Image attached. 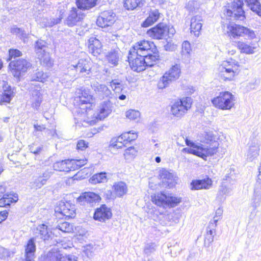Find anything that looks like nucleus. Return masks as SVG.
<instances>
[{"label":"nucleus","mask_w":261,"mask_h":261,"mask_svg":"<svg viewBox=\"0 0 261 261\" xmlns=\"http://www.w3.org/2000/svg\"><path fill=\"white\" fill-rule=\"evenodd\" d=\"M57 228L63 232H71L73 230L72 225L67 222H63L58 225Z\"/></svg>","instance_id":"8fccbe9b"},{"label":"nucleus","mask_w":261,"mask_h":261,"mask_svg":"<svg viewBox=\"0 0 261 261\" xmlns=\"http://www.w3.org/2000/svg\"><path fill=\"white\" fill-rule=\"evenodd\" d=\"M129 53L133 56H139L145 58L158 55V49L154 44L145 40L136 43L130 49Z\"/></svg>","instance_id":"7ed1b4c3"},{"label":"nucleus","mask_w":261,"mask_h":261,"mask_svg":"<svg viewBox=\"0 0 261 261\" xmlns=\"http://www.w3.org/2000/svg\"><path fill=\"white\" fill-rule=\"evenodd\" d=\"M113 188L115 195L119 197L126 194L127 192V186L122 181L115 183Z\"/></svg>","instance_id":"e433bc0d"},{"label":"nucleus","mask_w":261,"mask_h":261,"mask_svg":"<svg viewBox=\"0 0 261 261\" xmlns=\"http://www.w3.org/2000/svg\"><path fill=\"white\" fill-rule=\"evenodd\" d=\"M107 59L109 63L112 65L116 66L118 62V57L115 51H110L107 55Z\"/></svg>","instance_id":"603ef678"},{"label":"nucleus","mask_w":261,"mask_h":261,"mask_svg":"<svg viewBox=\"0 0 261 261\" xmlns=\"http://www.w3.org/2000/svg\"><path fill=\"white\" fill-rule=\"evenodd\" d=\"M138 154V150L134 146L127 148L124 153V157L127 162L133 161Z\"/></svg>","instance_id":"37998d69"},{"label":"nucleus","mask_w":261,"mask_h":261,"mask_svg":"<svg viewBox=\"0 0 261 261\" xmlns=\"http://www.w3.org/2000/svg\"><path fill=\"white\" fill-rule=\"evenodd\" d=\"M192 99L191 97H184L176 101L171 106V112L176 117L183 116L191 107Z\"/></svg>","instance_id":"1a4fd4ad"},{"label":"nucleus","mask_w":261,"mask_h":261,"mask_svg":"<svg viewBox=\"0 0 261 261\" xmlns=\"http://www.w3.org/2000/svg\"><path fill=\"white\" fill-rule=\"evenodd\" d=\"M167 31V27L163 23H159L156 27L147 31V35L153 39H162L166 35Z\"/></svg>","instance_id":"a211bd4d"},{"label":"nucleus","mask_w":261,"mask_h":261,"mask_svg":"<svg viewBox=\"0 0 261 261\" xmlns=\"http://www.w3.org/2000/svg\"><path fill=\"white\" fill-rule=\"evenodd\" d=\"M126 117L130 120H137L139 118L140 113L139 111L135 110H129L126 112Z\"/></svg>","instance_id":"6e6d98bb"},{"label":"nucleus","mask_w":261,"mask_h":261,"mask_svg":"<svg viewBox=\"0 0 261 261\" xmlns=\"http://www.w3.org/2000/svg\"><path fill=\"white\" fill-rule=\"evenodd\" d=\"M43 100V92L40 90H34L31 98V105L35 110H38Z\"/></svg>","instance_id":"7c9ffc66"},{"label":"nucleus","mask_w":261,"mask_h":261,"mask_svg":"<svg viewBox=\"0 0 261 261\" xmlns=\"http://www.w3.org/2000/svg\"><path fill=\"white\" fill-rule=\"evenodd\" d=\"M243 5L242 0H234L229 8L227 10L226 15L233 19L243 20L245 16L242 8Z\"/></svg>","instance_id":"9b49d317"},{"label":"nucleus","mask_w":261,"mask_h":261,"mask_svg":"<svg viewBox=\"0 0 261 261\" xmlns=\"http://www.w3.org/2000/svg\"><path fill=\"white\" fill-rule=\"evenodd\" d=\"M239 62L234 59L223 61L218 68L220 77L224 81L233 80L239 73Z\"/></svg>","instance_id":"f03ea898"},{"label":"nucleus","mask_w":261,"mask_h":261,"mask_svg":"<svg viewBox=\"0 0 261 261\" xmlns=\"http://www.w3.org/2000/svg\"><path fill=\"white\" fill-rule=\"evenodd\" d=\"M246 2L253 12L261 16V4L258 0H246Z\"/></svg>","instance_id":"a19ab883"},{"label":"nucleus","mask_w":261,"mask_h":261,"mask_svg":"<svg viewBox=\"0 0 261 261\" xmlns=\"http://www.w3.org/2000/svg\"><path fill=\"white\" fill-rule=\"evenodd\" d=\"M259 146L257 144L253 143L249 148L247 152V160L250 162L253 161L259 155Z\"/></svg>","instance_id":"ea45409f"},{"label":"nucleus","mask_w":261,"mask_h":261,"mask_svg":"<svg viewBox=\"0 0 261 261\" xmlns=\"http://www.w3.org/2000/svg\"><path fill=\"white\" fill-rule=\"evenodd\" d=\"M55 212L56 217L60 218H73L75 216V205L68 201H60L56 206Z\"/></svg>","instance_id":"9d476101"},{"label":"nucleus","mask_w":261,"mask_h":261,"mask_svg":"<svg viewBox=\"0 0 261 261\" xmlns=\"http://www.w3.org/2000/svg\"><path fill=\"white\" fill-rule=\"evenodd\" d=\"M198 140H199L201 142L206 143V144H210V146L204 145V147L210 148L214 147L215 143L217 144V150L218 149L219 144L218 142L215 141V136L213 134L212 132H204L203 133L199 135Z\"/></svg>","instance_id":"cd10ccee"},{"label":"nucleus","mask_w":261,"mask_h":261,"mask_svg":"<svg viewBox=\"0 0 261 261\" xmlns=\"http://www.w3.org/2000/svg\"><path fill=\"white\" fill-rule=\"evenodd\" d=\"M261 202V180L258 178L254 185L253 195L252 196V205L256 208Z\"/></svg>","instance_id":"c756f323"},{"label":"nucleus","mask_w":261,"mask_h":261,"mask_svg":"<svg viewBox=\"0 0 261 261\" xmlns=\"http://www.w3.org/2000/svg\"><path fill=\"white\" fill-rule=\"evenodd\" d=\"M45 42L42 40L37 41L36 43L35 49L37 54L42 55L45 51Z\"/></svg>","instance_id":"4d7b16f0"},{"label":"nucleus","mask_w":261,"mask_h":261,"mask_svg":"<svg viewBox=\"0 0 261 261\" xmlns=\"http://www.w3.org/2000/svg\"><path fill=\"white\" fill-rule=\"evenodd\" d=\"M212 179L208 177L201 180H194L191 182L190 188L192 190L209 189L212 187Z\"/></svg>","instance_id":"393cba45"},{"label":"nucleus","mask_w":261,"mask_h":261,"mask_svg":"<svg viewBox=\"0 0 261 261\" xmlns=\"http://www.w3.org/2000/svg\"><path fill=\"white\" fill-rule=\"evenodd\" d=\"M160 13L158 10H154L150 12L148 17L142 23V27H148L155 22L159 18Z\"/></svg>","instance_id":"c9c22d12"},{"label":"nucleus","mask_w":261,"mask_h":261,"mask_svg":"<svg viewBox=\"0 0 261 261\" xmlns=\"http://www.w3.org/2000/svg\"><path fill=\"white\" fill-rule=\"evenodd\" d=\"M180 72V67L179 65H173L159 81L158 87L163 89L168 87L170 83L179 78Z\"/></svg>","instance_id":"6e6552de"},{"label":"nucleus","mask_w":261,"mask_h":261,"mask_svg":"<svg viewBox=\"0 0 261 261\" xmlns=\"http://www.w3.org/2000/svg\"><path fill=\"white\" fill-rule=\"evenodd\" d=\"M191 51L190 43L188 41H184L182 44V54L189 57Z\"/></svg>","instance_id":"13d9d810"},{"label":"nucleus","mask_w":261,"mask_h":261,"mask_svg":"<svg viewBox=\"0 0 261 261\" xmlns=\"http://www.w3.org/2000/svg\"><path fill=\"white\" fill-rule=\"evenodd\" d=\"M144 3V0H124V6L127 10H133L137 7H142Z\"/></svg>","instance_id":"79ce46f5"},{"label":"nucleus","mask_w":261,"mask_h":261,"mask_svg":"<svg viewBox=\"0 0 261 261\" xmlns=\"http://www.w3.org/2000/svg\"><path fill=\"white\" fill-rule=\"evenodd\" d=\"M236 46L240 50L241 53L246 54H253L255 53L254 49L256 46L253 43H247L242 41L236 42Z\"/></svg>","instance_id":"473e14b6"},{"label":"nucleus","mask_w":261,"mask_h":261,"mask_svg":"<svg viewBox=\"0 0 261 261\" xmlns=\"http://www.w3.org/2000/svg\"><path fill=\"white\" fill-rule=\"evenodd\" d=\"M38 58L40 59L41 62L46 64L48 67L52 66L53 63L52 60L50 59L48 54L44 52L42 55H38Z\"/></svg>","instance_id":"5fc2aeb1"},{"label":"nucleus","mask_w":261,"mask_h":261,"mask_svg":"<svg viewBox=\"0 0 261 261\" xmlns=\"http://www.w3.org/2000/svg\"><path fill=\"white\" fill-rule=\"evenodd\" d=\"M81 93L79 96H85L87 97V101H93L92 96L90 94L89 91L85 89H81L80 90Z\"/></svg>","instance_id":"e2e57ef3"},{"label":"nucleus","mask_w":261,"mask_h":261,"mask_svg":"<svg viewBox=\"0 0 261 261\" xmlns=\"http://www.w3.org/2000/svg\"><path fill=\"white\" fill-rule=\"evenodd\" d=\"M97 0H76L77 8L80 10L89 9L96 5Z\"/></svg>","instance_id":"58836bf2"},{"label":"nucleus","mask_w":261,"mask_h":261,"mask_svg":"<svg viewBox=\"0 0 261 261\" xmlns=\"http://www.w3.org/2000/svg\"><path fill=\"white\" fill-rule=\"evenodd\" d=\"M35 75L36 79L35 80L42 82H44L48 77V74L42 71H38Z\"/></svg>","instance_id":"680f3d73"},{"label":"nucleus","mask_w":261,"mask_h":261,"mask_svg":"<svg viewBox=\"0 0 261 261\" xmlns=\"http://www.w3.org/2000/svg\"><path fill=\"white\" fill-rule=\"evenodd\" d=\"M187 145L192 147V148H183L182 151H187L189 153H192L200 156L203 159L208 156H212L217 152V144L215 143L214 147L207 148L204 146V145L201 144H196L195 143L189 140L187 138L185 140Z\"/></svg>","instance_id":"20e7f679"},{"label":"nucleus","mask_w":261,"mask_h":261,"mask_svg":"<svg viewBox=\"0 0 261 261\" xmlns=\"http://www.w3.org/2000/svg\"><path fill=\"white\" fill-rule=\"evenodd\" d=\"M138 137L137 133L134 130H130L125 132L118 137V140H123V141L131 142L137 139Z\"/></svg>","instance_id":"c03bdc74"},{"label":"nucleus","mask_w":261,"mask_h":261,"mask_svg":"<svg viewBox=\"0 0 261 261\" xmlns=\"http://www.w3.org/2000/svg\"><path fill=\"white\" fill-rule=\"evenodd\" d=\"M110 86L116 93H119L123 89V85L121 82L118 79L112 80L110 82Z\"/></svg>","instance_id":"09e8293b"},{"label":"nucleus","mask_w":261,"mask_h":261,"mask_svg":"<svg viewBox=\"0 0 261 261\" xmlns=\"http://www.w3.org/2000/svg\"><path fill=\"white\" fill-rule=\"evenodd\" d=\"M9 66L14 76L18 77L31 68V64L25 59H20L11 61Z\"/></svg>","instance_id":"f8f14e48"},{"label":"nucleus","mask_w":261,"mask_h":261,"mask_svg":"<svg viewBox=\"0 0 261 261\" xmlns=\"http://www.w3.org/2000/svg\"><path fill=\"white\" fill-rule=\"evenodd\" d=\"M34 237H36V240L39 237L43 241L48 240L51 236V232L48 229L47 226L43 224L38 225L34 230Z\"/></svg>","instance_id":"bb28decb"},{"label":"nucleus","mask_w":261,"mask_h":261,"mask_svg":"<svg viewBox=\"0 0 261 261\" xmlns=\"http://www.w3.org/2000/svg\"><path fill=\"white\" fill-rule=\"evenodd\" d=\"M159 55L146 57L130 55L128 57L129 65L132 70L136 72L144 70L146 67H152L159 59Z\"/></svg>","instance_id":"f257e3e1"},{"label":"nucleus","mask_w":261,"mask_h":261,"mask_svg":"<svg viewBox=\"0 0 261 261\" xmlns=\"http://www.w3.org/2000/svg\"><path fill=\"white\" fill-rule=\"evenodd\" d=\"M100 200L99 195L93 192H85L79 197L76 201L81 205H86L88 203H92L98 202Z\"/></svg>","instance_id":"6ab92c4d"},{"label":"nucleus","mask_w":261,"mask_h":261,"mask_svg":"<svg viewBox=\"0 0 261 261\" xmlns=\"http://www.w3.org/2000/svg\"><path fill=\"white\" fill-rule=\"evenodd\" d=\"M36 241V237L31 238L24 246V258L19 261H34L35 253L36 251V245L35 242Z\"/></svg>","instance_id":"dca6fc26"},{"label":"nucleus","mask_w":261,"mask_h":261,"mask_svg":"<svg viewBox=\"0 0 261 261\" xmlns=\"http://www.w3.org/2000/svg\"><path fill=\"white\" fill-rule=\"evenodd\" d=\"M186 8L190 12H196L200 8V3L197 0L190 1L187 5Z\"/></svg>","instance_id":"de8ad7c7"},{"label":"nucleus","mask_w":261,"mask_h":261,"mask_svg":"<svg viewBox=\"0 0 261 261\" xmlns=\"http://www.w3.org/2000/svg\"><path fill=\"white\" fill-rule=\"evenodd\" d=\"M159 175L163 183L169 188L173 187L176 183V177L165 169L160 171Z\"/></svg>","instance_id":"5701e85b"},{"label":"nucleus","mask_w":261,"mask_h":261,"mask_svg":"<svg viewBox=\"0 0 261 261\" xmlns=\"http://www.w3.org/2000/svg\"><path fill=\"white\" fill-rule=\"evenodd\" d=\"M151 198L155 204L164 208L174 207L180 202V198L164 192L154 194L151 196Z\"/></svg>","instance_id":"0eeeda50"},{"label":"nucleus","mask_w":261,"mask_h":261,"mask_svg":"<svg viewBox=\"0 0 261 261\" xmlns=\"http://www.w3.org/2000/svg\"><path fill=\"white\" fill-rule=\"evenodd\" d=\"M107 181L106 172H100L93 175L90 179V181L93 184L105 182Z\"/></svg>","instance_id":"a18cd8bd"},{"label":"nucleus","mask_w":261,"mask_h":261,"mask_svg":"<svg viewBox=\"0 0 261 261\" xmlns=\"http://www.w3.org/2000/svg\"><path fill=\"white\" fill-rule=\"evenodd\" d=\"M112 103L109 100H106L101 102L98 106L95 116H93V113L87 115V118L84 120L90 125H94L98 120H103L107 117L112 112Z\"/></svg>","instance_id":"39448f33"},{"label":"nucleus","mask_w":261,"mask_h":261,"mask_svg":"<svg viewBox=\"0 0 261 261\" xmlns=\"http://www.w3.org/2000/svg\"><path fill=\"white\" fill-rule=\"evenodd\" d=\"M155 245L154 244H147L145 245L144 252L146 254H150L155 251Z\"/></svg>","instance_id":"69168bd1"},{"label":"nucleus","mask_w":261,"mask_h":261,"mask_svg":"<svg viewBox=\"0 0 261 261\" xmlns=\"http://www.w3.org/2000/svg\"><path fill=\"white\" fill-rule=\"evenodd\" d=\"M50 177V173L47 171L44 172L41 175L34 177L32 181L30 182V187L36 190L40 189L46 184Z\"/></svg>","instance_id":"4be33fe9"},{"label":"nucleus","mask_w":261,"mask_h":261,"mask_svg":"<svg viewBox=\"0 0 261 261\" xmlns=\"http://www.w3.org/2000/svg\"><path fill=\"white\" fill-rule=\"evenodd\" d=\"M69 68L71 70H75L79 73H85L84 75H88L91 70L90 62L88 60L81 59L77 64L71 65Z\"/></svg>","instance_id":"412c9836"},{"label":"nucleus","mask_w":261,"mask_h":261,"mask_svg":"<svg viewBox=\"0 0 261 261\" xmlns=\"http://www.w3.org/2000/svg\"><path fill=\"white\" fill-rule=\"evenodd\" d=\"M14 96V93L11 86L6 82L3 81L0 89V105L9 103Z\"/></svg>","instance_id":"2eb2a0df"},{"label":"nucleus","mask_w":261,"mask_h":261,"mask_svg":"<svg viewBox=\"0 0 261 261\" xmlns=\"http://www.w3.org/2000/svg\"><path fill=\"white\" fill-rule=\"evenodd\" d=\"M202 22V18L200 15L194 16L191 19V32L193 33L196 37H198L200 34Z\"/></svg>","instance_id":"a878e982"},{"label":"nucleus","mask_w":261,"mask_h":261,"mask_svg":"<svg viewBox=\"0 0 261 261\" xmlns=\"http://www.w3.org/2000/svg\"><path fill=\"white\" fill-rule=\"evenodd\" d=\"M84 14L80 9L72 8L67 14L65 20V23L69 27H72L77 24L84 18Z\"/></svg>","instance_id":"4468645a"},{"label":"nucleus","mask_w":261,"mask_h":261,"mask_svg":"<svg viewBox=\"0 0 261 261\" xmlns=\"http://www.w3.org/2000/svg\"><path fill=\"white\" fill-rule=\"evenodd\" d=\"M244 26L234 23H229L226 25V32L227 35L233 38H238L242 36Z\"/></svg>","instance_id":"b1692460"},{"label":"nucleus","mask_w":261,"mask_h":261,"mask_svg":"<svg viewBox=\"0 0 261 261\" xmlns=\"http://www.w3.org/2000/svg\"><path fill=\"white\" fill-rule=\"evenodd\" d=\"M116 21V14L112 10L104 11L100 13L97 19V25L101 28L111 26Z\"/></svg>","instance_id":"ddd939ff"},{"label":"nucleus","mask_w":261,"mask_h":261,"mask_svg":"<svg viewBox=\"0 0 261 261\" xmlns=\"http://www.w3.org/2000/svg\"><path fill=\"white\" fill-rule=\"evenodd\" d=\"M214 241V237L206 233L204 238V245L206 247H208Z\"/></svg>","instance_id":"774afa93"},{"label":"nucleus","mask_w":261,"mask_h":261,"mask_svg":"<svg viewBox=\"0 0 261 261\" xmlns=\"http://www.w3.org/2000/svg\"><path fill=\"white\" fill-rule=\"evenodd\" d=\"M256 34L253 30L244 26L241 37L253 40L256 38Z\"/></svg>","instance_id":"49530a36"},{"label":"nucleus","mask_w":261,"mask_h":261,"mask_svg":"<svg viewBox=\"0 0 261 261\" xmlns=\"http://www.w3.org/2000/svg\"><path fill=\"white\" fill-rule=\"evenodd\" d=\"M232 191L231 186L226 185L225 182H223L219 187L217 197L221 199L225 198L224 196L230 195Z\"/></svg>","instance_id":"4c0bfd02"},{"label":"nucleus","mask_w":261,"mask_h":261,"mask_svg":"<svg viewBox=\"0 0 261 261\" xmlns=\"http://www.w3.org/2000/svg\"><path fill=\"white\" fill-rule=\"evenodd\" d=\"M75 101L80 106V108L85 110L86 115H89L92 114V111L90 110L92 107L93 101H87V97L85 96H78L75 98Z\"/></svg>","instance_id":"2f4dec72"},{"label":"nucleus","mask_w":261,"mask_h":261,"mask_svg":"<svg viewBox=\"0 0 261 261\" xmlns=\"http://www.w3.org/2000/svg\"><path fill=\"white\" fill-rule=\"evenodd\" d=\"M122 141H123V140H120V141H119L118 137L116 140H113L111 141L110 146L114 149L121 148L124 146V143H122Z\"/></svg>","instance_id":"052dcab7"},{"label":"nucleus","mask_w":261,"mask_h":261,"mask_svg":"<svg viewBox=\"0 0 261 261\" xmlns=\"http://www.w3.org/2000/svg\"><path fill=\"white\" fill-rule=\"evenodd\" d=\"M71 165L72 163L70 160H65L56 162L54 164L53 168L54 170L57 171L69 172L71 171Z\"/></svg>","instance_id":"72a5a7b5"},{"label":"nucleus","mask_w":261,"mask_h":261,"mask_svg":"<svg viewBox=\"0 0 261 261\" xmlns=\"http://www.w3.org/2000/svg\"><path fill=\"white\" fill-rule=\"evenodd\" d=\"M3 197H6L5 203L6 205H8L10 203L16 202L18 200L17 194H4Z\"/></svg>","instance_id":"864d4df0"},{"label":"nucleus","mask_w":261,"mask_h":261,"mask_svg":"<svg viewBox=\"0 0 261 261\" xmlns=\"http://www.w3.org/2000/svg\"><path fill=\"white\" fill-rule=\"evenodd\" d=\"M10 255V251L3 247H1L0 246V258H6L8 257H9Z\"/></svg>","instance_id":"338daca9"},{"label":"nucleus","mask_w":261,"mask_h":261,"mask_svg":"<svg viewBox=\"0 0 261 261\" xmlns=\"http://www.w3.org/2000/svg\"><path fill=\"white\" fill-rule=\"evenodd\" d=\"M235 97L230 92H220L218 96L212 99V102L217 108L222 110H229L235 105Z\"/></svg>","instance_id":"423d86ee"},{"label":"nucleus","mask_w":261,"mask_h":261,"mask_svg":"<svg viewBox=\"0 0 261 261\" xmlns=\"http://www.w3.org/2000/svg\"><path fill=\"white\" fill-rule=\"evenodd\" d=\"M91 86L100 97L103 98H107L109 99L112 98L113 94L106 85L94 82L92 83Z\"/></svg>","instance_id":"aec40b11"},{"label":"nucleus","mask_w":261,"mask_h":261,"mask_svg":"<svg viewBox=\"0 0 261 261\" xmlns=\"http://www.w3.org/2000/svg\"><path fill=\"white\" fill-rule=\"evenodd\" d=\"M88 48L94 56H97L101 52L102 45L99 40L92 37L88 40Z\"/></svg>","instance_id":"c85d7f7f"},{"label":"nucleus","mask_w":261,"mask_h":261,"mask_svg":"<svg viewBox=\"0 0 261 261\" xmlns=\"http://www.w3.org/2000/svg\"><path fill=\"white\" fill-rule=\"evenodd\" d=\"M11 32L14 34H16L20 37L24 38L27 35L23 30L20 28L14 27L11 29Z\"/></svg>","instance_id":"bf43d9fd"},{"label":"nucleus","mask_w":261,"mask_h":261,"mask_svg":"<svg viewBox=\"0 0 261 261\" xmlns=\"http://www.w3.org/2000/svg\"><path fill=\"white\" fill-rule=\"evenodd\" d=\"M88 146V143L84 140H80L78 141L76 144V148L78 150H84Z\"/></svg>","instance_id":"0e129e2a"},{"label":"nucleus","mask_w":261,"mask_h":261,"mask_svg":"<svg viewBox=\"0 0 261 261\" xmlns=\"http://www.w3.org/2000/svg\"><path fill=\"white\" fill-rule=\"evenodd\" d=\"M173 213H165L156 214V221L161 225L165 226L169 225L173 218Z\"/></svg>","instance_id":"f704fd0d"},{"label":"nucleus","mask_w":261,"mask_h":261,"mask_svg":"<svg viewBox=\"0 0 261 261\" xmlns=\"http://www.w3.org/2000/svg\"><path fill=\"white\" fill-rule=\"evenodd\" d=\"M112 216V214L111 209L103 204L96 209L93 218L95 220L103 222L110 219Z\"/></svg>","instance_id":"f3484780"},{"label":"nucleus","mask_w":261,"mask_h":261,"mask_svg":"<svg viewBox=\"0 0 261 261\" xmlns=\"http://www.w3.org/2000/svg\"><path fill=\"white\" fill-rule=\"evenodd\" d=\"M72 163L71 170H76L87 163L86 159L83 160H70Z\"/></svg>","instance_id":"3c124183"}]
</instances>
